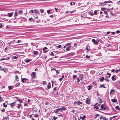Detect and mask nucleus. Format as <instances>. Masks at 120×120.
Returning <instances> with one entry per match:
<instances>
[{
	"label": "nucleus",
	"instance_id": "nucleus-56",
	"mask_svg": "<svg viewBox=\"0 0 120 120\" xmlns=\"http://www.w3.org/2000/svg\"><path fill=\"white\" fill-rule=\"evenodd\" d=\"M94 108H96V109H98V106H95L94 107Z\"/></svg>",
	"mask_w": 120,
	"mask_h": 120
},
{
	"label": "nucleus",
	"instance_id": "nucleus-37",
	"mask_svg": "<svg viewBox=\"0 0 120 120\" xmlns=\"http://www.w3.org/2000/svg\"><path fill=\"white\" fill-rule=\"evenodd\" d=\"M115 109H116L118 110H119V109H119V107L118 106H116L115 107Z\"/></svg>",
	"mask_w": 120,
	"mask_h": 120
},
{
	"label": "nucleus",
	"instance_id": "nucleus-28",
	"mask_svg": "<svg viewBox=\"0 0 120 120\" xmlns=\"http://www.w3.org/2000/svg\"><path fill=\"white\" fill-rule=\"evenodd\" d=\"M23 11H19L18 12V13H19L20 14H22Z\"/></svg>",
	"mask_w": 120,
	"mask_h": 120
},
{
	"label": "nucleus",
	"instance_id": "nucleus-24",
	"mask_svg": "<svg viewBox=\"0 0 120 120\" xmlns=\"http://www.w3.org/2000/svg\"><path fill=\"white\" fill-rule=\"evenodd\" d=\"M31 61V60L30 59H26L25 60V62L26 63H28L29 62H30Z\"/></svg>",
	"mask_w": 120,
	"mask_h": 120
},
{
	"label": "nucleus",
	"instance_id": "nucleus-7",
	"mask_svg": "<svg viewBox=\"0 0 120 120\" xmlns=\"http://www.w3.org/2000/svg\"><path fill=\"white\" fill-rule=\"evenodd\" d=\"M85 102L87 104H90V101L88 98H86V100L85 101Z\"/></svg>",
	"mask_w": 120,
	"mask_h": 120
},
{
	"label": "nucleus",
	"instance_id": "nucleus-31",
	"mask_svg": "<svg viewBox=\"0 0 120 120\" xmlns=\"http://www.w3.org/2000/svg\"><path fill=\"white\" fill-rule=\"evenodd\" d=\"M8 88L9 90H10L13 89V87L12 86H8Z\"/></svg>",
	"mask_w": 120,
	"mask_h": 120
},
{
	"label": "nucleus",
	"instance_id": "nucleus-41",
	"mask_svg": "<svg viewBox=\"0 0 120 120\" xmlns=\"http://www.w3.org/2000/svg\"><path fill=\"white\" fill-rule=\"evenodd\" d=\"M105 2L103 3H100L101 4V5H103V6L105 5Z\"/></svg>",
	"mask_w": 120,
	"mask_h": 120
},
{
	"label": "nucleus",
	"instance_id": "nucleus-13",
	"mask_svg": "<svg viewBox=\"0 0 120 120\" xmlns=\"http://www.w3.org/2000/svg\"><path fill=\"white\" fill-rule=\"evenodd\" d=\"M7 101H6L5 103L3 104V106L4 107H6L7 106Z\"/></svg>",
	"mask_w": 120,
	"mask_h": 120
},
{
	"label": "nucleus",
	"instance_id": "nucleus-54",
	"mask_svg": "<svg viewBox=\"0 0 120 120\" xmlns=\"http://www.w3.org/2000/svg\"><path fill=\"white\" fill-rule=\"evenodd\" d=\"M56 74H58L59 73V72L57 70H56Z\"/></svg>",
	"mask_w": 120,
	"mask_h": 120
},
{
	"label": "nucleus",
	"instance_id": "nucleus-53",
	"mask_svg": "<svg viewBox=\"0 0 120 120\" xmlns=\"http://www.w3.org/2000/svg\"><path fill=\"white\" fill-rule=\"evenodd\" d=\"M47 49V48L46 47H45L43 49V51H44V50L45 49Z\"/></svg>",
	"mask_w": 120,
	"mask_h": 120
},
{
	"label": "nucleus",
	"instance_id": "nucleus-26",
	"mask_svg": "<svg viewBox=\"0 0 120 120\" xmlns=\"http://www.w3.org/2000/svg\"><path fill=\"white\" fill-rule=\"evenodd\" d=\"M117 101V100L116 99H112L111 100V101L114 103L116 102Z\"/></svg>",
	"mask_w": 120,
	"mask_h": 120
},
{
	"label": "nucleus",
	"instance_id": "nucleus-33",
	"mask_svg": "<svg viewBox=\"0 0 120 120\" xmlns=\"http://www.w3.org/2000/svg\"><path fill=\"white\" fill-rule=\"evenodd\" d=\"M101 109H99L100 110H102V109H103L104 108L103 104L101 105Z\"/></svg>",
	"mask_w": 120,
	"mask_h": 120
},
{
	"label": "nucleus",
	"instance_id": "nucleus-15",
	"mask_svg": "<svg viewBox=\"0 0 120 120\" xmlns=\"http://www.w3.org/2000/svg\"><path fill=\"white\" fill-rule=\"evenodd\" d=\"M16 102H14L13 103H11L10 104V105L11 106V107H12L13 106H14V105L16 104Z\"/></svg>",
	"mask_w": 120,
	"mask_h": 120
},
{
	"label": "nucleus",
	"instance_id": "nucleus-64",
	"mask_svg": "<svg viewBox=\"0 0 120 120\" xmlns=\"http://www.w3.org/2000/svg\"><path fill=\"white\" fill-rule=\"evenodd\" d=\"M44 51V53H46L47 52V51L46 50H44V51Z\"/></svg>",
	"mask_w": 120,
	"mask_h": 120
},
{
	"label": "nucleus",
	"instance_id": "nucleus-35",
	"mask_svg": "<svg viewBox=\"0 0 120 120\" xmlns=\"http://www.w3.org/2000/svg\"><path fill=\"white\" fill-rule=\"evenodd\" d=\"M71 43H68L66 45V46H67L68 45V46H71Z\"/></svg>",
	"mask_w": 120,
	"mask_h": 120
},
{
	"label": "nucleus",
	"instance_id": "nucleus-22",
	"mask_svg": "<svg viewBox=\"0 0 120 120\" xmlns=\"http://www.w3.org/2000/svg\"><path fill=\"white\" fill-rule=\"evenodd\" d=\"M51 84L50 82H49L47 85V88L48 89H49L50 88Z\"/></svg>",
	"mask_w": 120,
	"mask_h": 120
},
{
	"label": "nucleus",
	"instance_id": "nucleus-19",
	"mask_svg": "<svg viewBox=\"0 0 120 120\" xmlns=\"http://www.w3.org/2000/svg\"><path fill=\"white\" fill-rule=\"evenodd\" d=\"M60 110V109H55V113H57L59 112V111Z\"/></svg>",
	"mask_w": 120,
	"mask_h": 120
},
{
	"label": "nucleus",
	"instance_id": "nucleus-18",
	"mask_svg": "<svg viewBox=\"0 0 120 120\" xmlns=\"http://www.w3.org/2000/svg\"><path fill=\"white\" fill-rule=\"evenodd\" d=\"M105 4L108 3H113V2L112 1H105Z\"/></svg>",
	"mask_w": 120,
	"mask_h": 120
},
{
	"label": "nucleus",
	"instance_id": "nucleus-20",
	"mask_svg": "<svg viewBox=\"0 0 120 120\" xmlns=\"http://www.w3.org/2000/svg\"><path fill=\"white\" fill-rule=\"evenodd\" d=\"M18 15V14L17 12L15 11V12L14 16L15 17V19H16V17Z\"/></svg>",
	"mask_w": 120,
	"mask_h": 120
},
{
	"label": "nucleus",
	"instance_id": "nucleus-4",
	"mask_svg": "<svg viewBox=\"0 0 120 120\" xmlns=\"http://www.w3.org/2000/svg\"><path fill=\"white\" fill-rule=\"evenodd\" d=\"M35 11L34 14H35V15H35V14H36L37 15H40L38 10H35Z\"/></svg>",
	"mask_w": 120,
	"mask_h": 120
},
{
	"label": "nucleus",
	"instance_id": "nucleus-39",
	"mask_svg": "<svg viewBox=\"0 0 120 120\" xmlns=\"http://www.w3.org/2000/svg\"><path fill=\"white\" fill-rule=\"evenodd\" d=\"M99 116L98 114H96L95 115V116L94 117L95 118H96L97 116Z\"/></svg>",
	"mask_w": 120,
	"mask_h": 120
},
{
	"label": "nucleus",
	"instance_id": "nucleus-3",
	"mask_svg": "<svg viewBox=\"0 0 120 120\" xmlns=\"http://www.w3.org/2000/svg\"><path fill=\"white\" fill-rule=\"evenodd\" d=\"M72 47V46H68L66 48V51H69L71 49V48Z\"/></svg>",
	"mask_w": 120,
	"mask_h": 120
},
{
	"label": "nucleus",
	"instance_id": "nucleus-50",
	"mask_svg": "<svg viewBox=\"0 0 120 120\" xmlns=\"http://www.w3.org/2000/svg\"><path fill=\"white\" fill-rule=\"evenodd\" d=\"M18 58L15 56H13V58L14 59H17Z\"/></svg>",
	"mask_w": 120,
	"mask_h": 120
},
{
	"label": "nucleus",
	"instance_id": "nucleus-11",
	"mask_svg": "<svg viewBox=\"0 0 120 120\" xmlns=\"http://www.w3.org/2000/svg\"><path fill=\"white\" fill-rule=\"evenodd\" d=\"M35 10H30V11L29 12L31 14H32L31 13H30V12H31V13H33L32 14V15H35V14H34V12H35Z\"/></svg>",
	"mask_w": 120,
	"mask_h": 120
},
{
	"label": "nucleus",
	"instance_id": "nucleus-8",
	"mask_svg": "<svg viewBox=\"0 0 120 120\" xmlns=\"http://www.w3.org/2000/svg\"><path fill=\"white\" fill-rule=\"evenodd\" d=\"M83 74H80L79 75V79L81 80H82L83 79Z\"/></svg>",
	"mask_w": 120,
	"mask_h": 120
},
{
	"label": "nucleus",
	"instance_id": "nucleus-9",
	"mask_svg": "<svg viewBox=\"0 0 120 120\" xmlns=\"http://www.w3.org/2000/svg\"><path fill=\"white\" fill-rule=\"evenodd\" d=\"M82 103V102L80 101H78V102L75 101L74 102L75 104H76L77 105H79Z\"/></svg>",
	"mask_w": 120,
	"mask_h": 120
},
{
	"label": "nucleus",
	"instance_id": "nucleus-59",
	"mask_svg": "<svg viewBox=\"0 0 120 120\" xmlns=\"http://www.w3.org/2000/svg\"><path fill=\"white\" fill-rule=\"evenodd\" d=\"M112 34H115V32H110Z\"/></svg>",
	"mask_w": 120,
	"mask_h": 120
},
{
	"label": "nucleus",
	"instance_id": "nucleus-1",
	"mask_svg": "<svg viewBox=\"0 0 120 120\" xmlns=\"http://www.w3.org/2000/svg\"><path fill=\"white\" fill-rule=\"evenodd\" d=\"M21 81L22 82L28 83L29 82V80L25 78H23L21 79Z\"/></svg>",
	"mask_w": 120,
	"mask_h": 120
},
{
	"label": "nucleus",
	"instance_id": "nucleus-48",
	"mask_svg": "<svg viewBox=\"0 0 120 120\" xmlns=\"http://www.w3.org/2000/svg\"><path fill=\"white\" fill-rule=\"evenodd\" d=\"M54 55V54L52 52L50 54V55L51 56H53Z\"/></svg>",
	"mask_w": 120,
	"mask_h": 120
},
{
	"label": "nucleus",
	"instance_id": "nucleus-27",
	"mask_svg": "<svg viewBox=\"0 0 120 120\" xmlns=\"http://www.w3.org/2000/svg\"><path fill=\"white\" fill-rule=\"evenodd\" d=\"M20 83H18L16 84L15 85V87H17L19 86L20 85Z\"/></svg>",
	"mask_w": 120,
	"mask_h": 120
},
{
	"label": "nucleus",
	"instance_id": "nucleus-6",
	"mask_svg": "<svg viewBox=\"0 0 120 120\" xmlns=\"http://www.w3.org/2000/svg\"><path fill=\"white\" fill-rule=\"evenodd\" d=\"M102 119H103V120H108V119L104 117V116H102L100 118V119L101 120H102Z\"/></svg>",
	"mask_w": 120,
	"mask_h": 120
},
{
	"label": "nucleus",
	"instance_id": "nucleus-60",
	"mask_svg": "<svg viewBox=\"0 0 120 120\" xmlns=\"http://www.w3.org/2000/svg\"><path fill=\"white\" fill-rule=\"evenodd\" d=\"M32 19H33L32 18H29V21H31Z\"/></svg>",
	"mask_w": 120,
	"mask_h": 120
},
{
	"label": "nucleus",
	"instance_id": "nucleus-45",
	"mask_svg": "<svg viewBox=\"0 0 120 120\" xmlns=\"http://www.w3.org/2000/svg\"><path fill=\"white\" fill-rule=\"evenodd\" d=\"M94 14L95 15H97V11H94Z\"/></svg>",
	"mask_w": 120,
	"mask_h": 120
},
{
	"label": "nucleus",
	"instance_id": "nucleus-21",
	"mask_svg": "<svg viewBox=\"0 0 120 120\" xmlns=\"http://www.w3.org/2000/svg\"><path fill=\"white\" fill-rule=\"evenodd\" d=\"M115 90L113 89H112L111 90V91L110 92V94H114V93Z\"/></svg>",
	"mask_w": 120,
	"mask_h": 120
},
{
	"label": "nucleus",
	"instance_id": "nucleus-10",
	"mask_svg": "<svg viewBox=\"0 0 120 120\" xmlns=\"http://www.w3.org/2000/svg\"><path fill=\"white\" fill-rule=\"evenodd\" d=\"M13 12H12L11 13H8V16L9 17H11L12 16V15L13 13Z\"/></svg>",
	"mask_w": 120,
	"mask_h": 120
},
{
	"label": "nucleus",
	"instance_id": "nucleus-63",
	"mask_svg": "<svg viewBox=\"0 0 120 120\" xmlns=\"http://www.w3.org/2000/svg\"><path fill=\"white\" fill-rule=\"evenodd\" d=\"M21 41H20V40H18L17 41V43H19V42H21Z\"/></svg>",
	"mask_w": 120,
	"mask_h": 120
},
{
	"label": "nucleus",
	"instance_id": "nucleus-40",
	"mask_svg": "<svg viewBox=\"0 0 120 120\" xmlns=\"http://www.w3.org/2000/svg\"><path fill=\"white\" fill-rule=\"evenodd\" d=\"M21 105V104L20 103H19L18 104V106L17 107V108L18 109H19L20 108V106Z\"/></svg>",
	"mask_w": 120,
	"mask_h": 120
},
{
	"label": "nucleus",
	"instance_id": "nucleus-12",
	"mask_svg": "<svg viewBox=\"0 0 120 120\" xmlns=\"http://www.w3.org/2000/svg\"><path fill=\"white\" fill-rule=\"evenodd\" d=\"M33 52L34 54L35 55H37L38 54V51H34Z\"/></svg>",
	"mask_w": 120,
	"mask_h": 120
},
{
	"label": "nucleus",
	"instance_id": "nucleus-25",
	"mask_svg": "<svg viewBox=\"0 0 120 120\" xmlns=\"http://www.w3.org/2000/svg\"><path fill=\"white\" fill-rule=\"evenodd\" d=\"M74 11H75H75L74 10L73 11H66V13H67L68 12H70V14H71V13H73L74 12Z\"/></svg>",
	"mask_w": 120,
	"mask_h": 120
},
{
	"label": "nucleus",
	"instance_id": "nucleus-34",
	"mask_svg": "<svg viewBox=\"0 0 120 120\" xmlns=\"http://www.w3.org/2000/svg\"><path fill=\"white\" fill-rule=\"evenodd\" d=\"M19 79L18 78V77L17 75H15V79L16 81L17 80Z\"/></svg>",
	"mask_w": 120,
	"mask_h": 120
},
{
	"label": "nucleus",
	"instance_id": "nucleus-44",
	"mask_svg": "<svg viewBox=\"0 0 120 120\" xmlns=\"http://www.w3.org/2000/svg\"><path fill=\"white\" fill-rule=\"evenodd\" d=\"M107 74L109 75L108 78H109L111 74L110 73H108Z\"/></svg>",
	"mask_w": 120,
	"mask_h": 120
},
{
	"label": "nucleus",
	"instance_id": "nucleus-38",
	"mask_svg": "<svg viewBox=\"0 0 120 120\" xmlns=\"http://www.w3.org/2000/svg\"><path fill=\"white\" fill-rule=\"evenodd\" d=\"M60 109H62L63 110H65L66 109V108L65 107H62V108H60Z\"/></svg>",
	"mask_w": 120,
	"mask_h": 120
},
{
	"label": "nucleus",
	"instance_id": "nucleus-36",
	"mask_svg": "<svg viewBox=\"0 0 120 120\" xmlns=\"http://www.w3.org/2000/svg\"><path fill=\"white\" fill-rule=\"evenodd\" d=\"M54 9H55L56 11L57 12H59V10L58 9L56 8H54Z\"/></svg>",
	"mask_w": 120,
	"mask_h": 120
},
{
	"label": "nucleus",
	"instance_id": "nucleus-5",
	"mask_svg": "<svg viewBox=\"0 0 120 120\" xmlns=\"http://www.w3.org/2000/svg\"><path fill=\"white\" fill-rule=\"evenodd\" d=\"M36 73L35 72H32L31 74V76L32 78H35V76Z\"/></svg>",
	"mask_w": 120,
	"mask_h": 120
},
{
	"label": "nucleus",
	"instance_id": "nucleus-30",
	"mask_svg": "<svg viewBox=\"0 0 120 120\" xmlns=\"http://www.w3.org/2000/svg\"><path fill=\"white\" fill-rule=\"evenodd\" d=\"M104 84H103L102 85H101L100 87H103L104 88H105L106 87H105V86H104Z\"/></svg>",
	"mask_w": 120,
	"mask_h": 120
},
{
	"label": "nucleus",
	"instance_id": "nucleus-17",
	"mask_svg": "<svg viewBox=\"0 0 120 120\" xmlns=\"http://www.w3.org/2000/svg\"><path fill=\"white\" fill-rule=\"evenodd\" d=\"M86 117V116L85 115H84L82 117L81 116H80V118L81 119H82V120H83Z\"/></svg>",
	"mask_w": 120,
	"mask_h": 120
},
{
	"label": "nucleus",
	"instance_id": "nucleus-47",
	"mask_svg": "<svg viewBox=\"0 0 120 120\" xmlns=\"http://www.w3.org/2000/svg\"><path fill=\"white\" fill-rule=\"evenodd\" d=\"M61 45H58L57 46V47L58 48H61Z\"/></svg>",
	"mask_w": 120,
	"mask_h": 120
},
{
	"label": "nucleus",
	"instance_id": "nucleus-42",
	"mask_svg": "<svg viewBox=\"0 0 120 120\" xmlns=\"http://www.w3.org/2000/svg\"><path fill=\"white\" fill-rule=\"evenodd\" d=\"M40 11L41 13H42L44 12V10L43 9H41L40 10Z\"/></svg>",
	"mask_w": 120,
	"mask_h": 120
},
{
	"label": "nucleus",
	"instance_id": "nucleus-46",
	"mask_svg": "<svg viewBox=\"0 0 120 120\" xmlns=\"http://www.w3.org/2000/svg\"><path fill=\"white\" fill-rule=\"evenodd\" d=\"M77 76V75H74L73 76V79H75V78H76Z\"/></svg>",
	"mask_w": 120,
	"mask_h": 120
},
{
	"label": "nucleus",
	"instance_id": "nucleus-52",
	"mask_svg": "<svg viewBox=\"0 0 120 120\" xmlns=\"http://www.w3.org/2000/svg\"><path fill=\"white\" fill-rule=\"evenodd\" d=\"M116 33H118L120 32V31L119 30H117L116 31Z\"/></svg>",
	"mask_w": 120,
	"mask_h": 120
},
{
	"label": "nucleus",
	"instance_id": "nucleus-2",
	"mask_svg": "<svg viewBox=\"0 0 120 120\" xmlns=\"http://www.w3.org/2000/svg\"><path fill=\"white\" fill-rule=\"evenodd\" d=\"M99 40L98 39H97L95 40V39H93L92 41L93 42L94 45H96L98 44V43L99 42Z\"/></svg>",
	"mask_w": 120,
	"mask_h": 120
},
{
	"label": "nucleus",
	"instance_id": "nucleus-43",
	"mask_svg": "<svg viewBox=\"0 0 120 120\" xmlns=\"http://www.w3.org/2000/svg\"><path fill=\"white\" fill-rule=\"evenodd\" d=\"M106 8H101V10L102 11H104V10H105V9H106Z\"/></svg>",
	"mask_w": 120,
	"mask_h": 120
},
{
	"label": "nucleus",
	"instance_id": "nucleus-23",
	"mask_svg": "<svg viewBox=\"0 0 120 120\" xmlns=\"http://www.w3.org/2000/svg\"><path fill=\"white\" fill-rule=\"evenodd\" d=\"M112 80L115 81V80L116 79V78H115V75H113L112 77Z\"/></svg>",
	"mask_w": 120,
	"mask_h": 120
},
{
	"label": "nucleus",
	"instance_id": "nucleus-58",
	"mask_svg": "<svg viewBox=\"0 0 120 120\" xmlns=\"http://www.w3.org/2000/svg\"><path fill=\"white\" fill-rule=\"evenodd\" d=\"M53 118H54V120H56V119H57V117H56L55 116H54L53 117Z\"/></svg>",
	"mask_w": 120,
	"mask_h": 120
},
{
	"label": "nucleus",
	"instance_id": "nucleus-61",
	"mask_svg": "<svg viewBox=\"0 0 120 120\" xmlns=\"http://www.w3.org/2000/svg\"><path fill=\"white\" fill-rule=\"evenodd\" d=\"M56 70V69H55L54 68H52V69H51V71L52 70H55V71Z\"/></svg>",
	"mask_w": 120,
	"mask_h": 120
},
{
	"label": "nucleus",
	"instance_id": "nucleus-62",
	"mask_svg": "<svg viewBox=\"0 0 120 120\" xmlns=\"http://www.w3.org/2000/svg\"><path fill=\"white\" fill-rule=\"evenodd\" d=\"M117 3V4H120V1H118Z\"/></svg>",
	"mask_w": 120,
	"mask_h": 120
},
{
	"label": "nucleus",
	"instance_id": "nucleus-49",
	"mask_svg": "<svg viewBox=\"0 0 120 120\" xmlns=\"http://www.w3.org/2000/svg\"><path fill=\"white\" fill-rule=\"evenodd\" d=\"M47 12L48 14H49L50 13V10H48L47 11Z\"/></svg>",
	"mask_w": 120,
	"mask_h": 120
},
{
	"label": "nucleus",
	"instance_id": "nucleus-51",
	"mask_svg": "<svg viewBox=\"0 0 120 120\" xmlns=\"http://www.w3.org/2000/svg\"><path fill=\"white\" fill-rule=\"evenodd\" d=\"M88 87H89V88H88V90H90L91 89L90 86H88Z\"/></svg>",
	"mask_w": 120,
	"mask_h": 120
},
{
	"label": "nucleus",
	"instance_id": "nucleus-16",
	"mask_svg": "<svg viewBox=\"0 0 120 120\" xmlns=\"http://www.w3.org/2000/svg\"><path fill=\"white\" fill-rule=\"evenodd\" d=\"M89 14L91 16H93L94 15V14L93 13V11H89Z\"/></svg>",
	"mask_w": 120,
	"mask_h": 120
},
{
	"label": "nucleus",
	"instance_id": "nucleus-32",
	"mask_svg": "<svg viewBox=\"0 0 120 120\" xmlns=\"http://www.w3.org/2000/svg\"><path fill=\"white\" fill-rule=\"evenodd\" d=\"M42 84L44 85H46L47 83L45 81H43Z\"/></svg>",
	"mask_w": 120,
	"mask_h": 120
},
{
	"label": "nucleus",
	"instance_id": "nucleus-14",
	"mask_svg": "<svg viewBox=\"0 0 120 120\" xmlns=\"http://www.w3.org/2000/svg\"><path fill=\"white\" fill-rule=\"evenodd\" d=\"M101 82H102L104 81L105 80L104 77H102L99 78Z\"/></svg>",
	"mask_w": 120,
	"mask_h": 120
},
{
	"label": "nucleus",
	"instance_id": "nucleus-55",
	"mask_svg": "<svg viewBox=\"0 0 120 120\" xmlns=\"http://www.w3.org/2000/svg\"><path fill=\"white\" fill-rule=\"evenodd\" d=\"M3 26V25H2L1 23H0V28H2Z\"/></svg>",
	"mask_w": 120,
	"mask_h": 120
},
{
	"label": "nucleus",
	"instance_id": "nucleus-57",
	"mask_svg": "<svg viewBox=\"0 0 120 120\" xmlns=\"http://www.w3.org/2000/svg\"><path fill=\"white\" fill-rule=\"evenodd\" d=\"M77 80H78V81L77 82H79V81H80V80H79V78H78L77 79Z\"/></svg>",
	"mask_w": 120,
	"mask_h": 120
},
{
	"label": "nucleus",
	"instance_id": "nucleus-29",
	"mask_svg": "<svg viewBox=\"0 0 120 120\" xmlns=\"http://www.w3.org/2000/svg\"><path fill=\"white\" fill-rule=\"evenodd\" d=\"M17 101H18L20 103H22L23 102L22 100H21L20 99H18L17 100Z\"/></svg>",
	"mask_w": 120,
	"mask_h": 120
}]
</instances>
